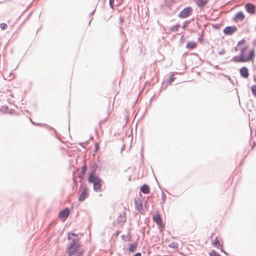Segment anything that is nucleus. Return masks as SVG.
Wrapping results in <instances>:
<instances>
[{
  "mask_svg": "<svg viewBox=\"0 0 256 256\" xmlns=\"http://www.w3.org/2000/svg\"><path fill=\"white\" fill-rule=\"evenodd\" d=\"M248 48V46L242 47L240 50V54L238 56H236L231 59L230 62H234L236 63L246 62H253L256 57L254 48L250 49L248 54H245L246 50Z\"/></svg>",
  "mask_w": 256,
  "mask_h": 256,
  "instance_id": "1",
  "label": "nucleus"
},
{
  "mask_svg": "<svg viewBox=\"0 0 256 256\" xmlns=\"http://www.w3.org/2000/svg\"><path fill=\"white\" fill-rule=\"evenodd\" d=\"M88 180L89 183L93 184V189L94 192H100L102 191L104 181L98 176H88Z\"/></svg>",
  "mask_w": 256,
  "mask_h": 256,
  "instance_id": "2",
  "label": "nucleus"
},
{
  "mask_svg": "<svg viewBox=\"0 0 256 256\" xmlns=\"http://www.w3.org/2000/svg\"><path fill=\"white\" fill-rule=\"evenodd\" d=\"M68 239L70 241V244H73V246H80V244L78 243L80 236L78 234H76L72 232H70L68 233Z\"/></svg>",
  "mask_w": 256,
  "mask_h": 256,
  "instance_id": "3",
  "label": "nucleus"
},
{
  "mask_svg": "<svg viewBox=\"0 0 256 256\" xmlns=\"http://www.w3.org/2000/svg\"><path fill=\"white\" fill-rule=\"evenodd\" d=\"M192 12V7H186L180 12L178 14V16L181 18H186L191 15Z\"/></svg>",
  "mask_w": 256,
  "mask_h": 256,
  "instance_id": "4",
  "label": "nucleus"
},
{
  "mask_svg": "<svg viewBox=\"0 0 256 256\" xmlns=\"http://www.w3.org/2000/svg\"><path fill=\"white\" fill-rule=\"evenodd\" d=\"M153 221L156 223L158 228H164V226L162 224V219L160 214H156L152 216Z\"/></svg>",
  "mask_w": 256,
  "mask_h": 256,
  "instance_id": "5",
  "label": "nucleus"
},
{
  "mask_svg": "<svg viewBox=\"0 0 256 256\" xmlns=\"http://www.w3.org/2000/svg\"><path fill=\"white\" fill-rule=\"evenodd\" d=\"M79 246L78 245L73 246V244H69L66 248V252L69 256H72L78 251Z\"/></svg>",
  "mask_w": 256,
  "mask_h": 256,
  "instance_id": "6",
  "label": "nucleus"
},
{
  "mask_svg": "<svg viewBox=\"0 0 256 256\" xmlns=\"http://www.w3.org/2000/svg\"><path fill=\"white\" fill-rule=\"evenodd\" d=\"M236 30L237 28L234 26H227L223 30V32L226 36H231Z\"/></svg>",
  "mask_w": 256,
  "mask_h": 256,
  "instance_id": "7",
  "label": "nucleus"
},
{
  "mask_svg": "<svg viewBox=\"0 0 256 256\" xmlns=\"http://www.w3.org/2000/svg\"><path fill=\"white\" fill-rule=\"evenodd\" d=\"M245 18V16L243 12L240 11L236 12L232 20L234 22H238V21H242Z\"/></svg>",
  "mask_w": 256,
  "mask_h": 256,
  "instance_id": "8",
  "label": "nucleus"
},
{
  "mask_svg": "<svg viewBox=\"0 0 256 256\" xmlns=\"http://www.w3.org/2000/svg\"><path fill=\"white\" fill-rule=\"evenodd\" d=\"M240 76L244 78H247L249 76L248 69L246 66H242L239 70Z\"/></svg>",
  "mask_w": 256,
  "mask_h": 256,
  "instance_id": "9",
  "label": "nucleus"
},
{
  "mask_svg": "<svg viewBox=\"0 0 256 256\" xmlns=\"http://www.w3.org/2000/svg\"><path fill=\"white\" fill-rule=\"evenodd\" d=\"M245 8L246 11L250 14H253L255 13L256 8L252 3H247L245 4Z\"/></svg>",
  "mask_w": 256,
  "mask_h": 256,
  "instance_id": "10",
  "label": "nucleus"
},
{
  "mask_svg": "<svg viewBox=\"0 0 256 256\" xmlns=\"http://www.w3.org/2000/svg\"><path fill=\"white\" fill-rule=\"evenodd\" d=\"M70 212V209L68 208H65L59 212L58 216L61 218L65 220L68 216Z\"/></svg>",
  "mask_w": 256,
  "mask_h": 256,
  "instance_id": "11",
  "label": "nucleus"
},
{
  "mask_svg": "<svg viewBox=\"0 0 256 256\" xmlns=\"http://www.w3.org/2000/svg\"><path fill=\"white\" fill-rule=\"evenodd\" d=\"M88 189L86 188H85L80 194L78 200L80 202H83L88 197Z\"/></svg>",
  "mask_w": 256,
  "mask_h": 256,
  "instance_id": "12",
  "label": "nucleus"
},
{
  "mask_svg": "<svg viewBox=\"0 0 256 256\" xmlns=\"http://www.w3.org/2000/svg\"><path fill=\"white\" fill-rule=\"evenodd\" d=\"M140 190L144 194H148L150 192V188L147 184H143L140 188Z\"/></svg>",
  "mask_w": 256,
  "mask_h": 256,
  "instance_id": "13",
  "label": "nucleus"
},
{
  "mask_svg": "<svg viewBox=\"0 0 256 256\" xmlns=\"http://www.w3.org/2000/svg\"><path fill=\"white\" fill-rule=\"evenodd\" d=\"M98 166L96 164L94 163L91 167L90 171V172L88 176L93 177L94 176H98L95 174V172L98 168Z\"/></svg>",
  "mask_w": 256,
  "mask_h": 256,
  "instance_id": "14",
  "label": "nucleus"
},
{
  "mask_svg": "<svg viewBox=\"0 0 256 256\" xmlns=\"http://www.w3.org/2000/svg\"><path fill=\"white\" fill-rule=\"evenodd\" d=\"M87 168H88V166H87V164H84L82 168V170L80 172V174H78V177L79 178H80V179H82V178H83V176L86 173V170H87Z\"/></svg>",
  "mask_w": 256,
  "mask_h": 256,
  "instance_id": "15",
  "label": "nucleus"
},
{
  "mask_svg": "<svg viewBox=\"0 0 256 256\" xmlns=\"http://www.w3.org/2000/svg\"><path fill=\"white\" fill-rule=\"evenodd\" d=\"M138 246V244L137 242L130 244L129 247L128 248L129 252H135Z\"/></svg>",
  "mask_w": 256,
  "mask_h": 256,
  "instance_id": "16",
  "label": "nucleus"
},
{
  "mask_svg": "<svg viewBox=\"0 0 256 256\" xmlns=\"http://www.w3.org/2000/svg\"><path fill=\"white\" fill-rule=\"evenodd\" d=\"M212 244L213 246H216L218 248H222V244H220V240H218V237L216 236L214 240H212Z\"/></svg>",
  "mask_w": 256,
  "mask_h": 256,
  "instance_id": "17",
  "label": "nucleus"
},
{
  "mask_svg": "<svg viewBox=\"0 0 256 256\" xmlns=\"http://www.w3.org/2000/svg\"><path fill=\"white\" fill-rule=\"evenodd\" d=\"M197 6L200 8L204 7L208 3V0H196Z\"/></svg>",
  "mask_w": 256,
  "mask_h": 256,
  "instance_id": "18",
  "label": "nucleus"
},
{
  "mask_svg": "<svg viewBox=\"0 0 256 256\" xmlns=\"http://www.w3.org/2000/svg\"><path fill=\"white\" fill-rule=\"evenodd\" d=\"M126 220V217L125 216V213L124 212L123 214H120L118 218L116 221L118 223H124Z\"/></svg>",
  "mask_w": 256,
  "mask_h": 256,
  "instance_id": "19",
  "label": "nucleus"
},
{
  "mask_svg": "<svg viewBox=\"0 0 256 256\" xmlns=\"http://www.w3.org/2000/svg\"><path fill=\"white\" fill-rule=\"evenodd\" d=\"M196 46V42L194 41H190L187 43L186 48L188 50H191L195 48Z\"/></svg>",
  "mask_w": 256,
  "mask_h": 256,
  "instance_id": "20",
  "label": "nucleus"
},
{
  "mask_svg": "<svg viewBox=\"0 0 256 256\" xmlns=\"http://www.w3.org/2000/svg\"><path fill=\"white\" fill-rule=\"evenodd\" d=\"M134 204L136 206V208L140 212L142 209V202L140 201H134Z\"/></svg>",
  "mask_w": 256,
  "mask_h": 256,
  "instance_id": "21",
  "label": "nucleus"
},
{
  "mask_svg": "<svg viewBox=\"0 0 256 256\" xmlns=\"http://www.w3.org/2000/svg\"><path fill=\"white\" fill-rule=\"evenodd\" d=\"M180 26L179 24H176L175 26H173L170 28V30L172 32H176L178 30V28Z\"/></svg>",
  "mask_w": 256,
  "mask_h": 256,
  "instance_id": "22",
  "label": "nucleus"
},
{
  "mask_svg": "<svg viewBox=\"0 0 256 256\" xmlns=\"http://www.w3.org/2000/svg\"><path fill=\"white\" fill-rule=\"evenodd\" d=\"M210 256H222L219 253L214 250H212L211 252H209Z\"/></svg>",
  "mask_w": 256,
  "mask_h": 256,
  "instance_id": "23",
  "label": "nucleus"
},
{
  "mask_svg": "<svg viewBox=\"0 0 256 256\" xmlns=\"http://www.w3.org/2000/svg\"><path fill=\"white\" fill-rule=\"evenodd\" d=\"M174 76L173 74L170 75V76L168 80H167V83L168 84H171L172 82L174 81Z\"/></svg>",
  "mask_w": 256,
  "mask_h": 256,
  "instance_id": "24",
  "label": "nucleus"
},
{
  "mask_svg": "<svg viewBox=\"0 0 256 256\" xmlns=\"http://www.w3.org/2000/svg\"><path fill=\"white\" fill-rule=\"evenodd\" d=\"M251 91L252 94L255 96L256 95V85L254 84L251 86Z\"/></svg>",
  "mask_w": 256,
  "mask_h": 256,
  "instance_id": "25",
  "label": "nucleus"
},
{
  "mask_svg": "<svg viewBox=\"0 0 256 256\" xmlns=\"http://www.w3.org/2000/svg\"><path fill=\"white\" fill-rule=\"evenodd\" d=\"M168 246L172 248H176L178 246V244L176 242H172L170 243Z\"/></svg>",
  "mask_w": 256,
  "mask_h": 256,
  "instance_id": "26",
  "label": "nucleus"
},
{
  "mask_svg": "<svg viewBox=\"0 0 256 256\" xmlns=\"http://www.w3.org/2000/svg\"><path fill=\"white\" fill-rule=\"evenodd\" d=\"M220 25L221 24H213L212 27L214 29L218 30L220 28Z\"/></svg>",
  "mask_w": 256,
  "mask_h": 256,
  "instance_id": "27",
  "label": "nucleus"
},
{
  "mask_svg": "<svg viewBox=\"0 0 256 256\" xmlns=\"http://www.w3.org/2000/svg\"><path fill=\"white\" fill-rule=\"evenodd\" d=\"M246 43V41L244 38H243L241 40H240L238 41V46H240L241 45L243 44H245Z\"/></svg>",
  "mask_w": 256,
  "mask_h": 256,
  "instance_id": "28",
  "label": "nucleus"
},
{
  "mask_svg": "<svg viewBox=\"0 0 256 256\" xmlns=\"http://www.w3.org/2000/svg\"><path fill=\"white\" fill-rule=\"evenodd\" d=\"M7 24L6 23H2L0 24V28L2 30H5L7 27Z\"/></svg>",
  "mask_w": 256,
  "mask_h": 256,
  "instance_id": "29",
  "label": "nucleus"
},
{
  "mask_svg": "<svg viewBox=\"0 0 256 256\" xmlns=\"http://www.w3.org/2000/svg\"><path fill=\"white\" fill-rule=\"evenodd\" d=\"M190 22V21H188V20L184 21L183 22L182 28H185L187 27L188 26Z\"/></svg>",
  "mask_w": 256,
  "mask_h": 256,
  "instance_id": "30",
  "label": "nucleus"
},
{
  "mask_svg": "<svg viewBox=\"0 0 256 256\" xmlns=\"http://www.w3.org/2000/svg\"><path fill=\"white\" fill-rule=\"evenodd\" d=\"M114 0H109V4L112 8H113L114 6Z\"/></svg>",
  "mask_w": 256,
  "mask_h": 256,
  "instance_id": "31",
  "label": "nucleus"
},
{
  "mask_svg": "<svg viewBox=\"0 0 256 256\" xmlns=\"http://www.w3.org/2000/svg\"><path fill=\"white\" fill-rule=\"evenodd\" d=\"M94 148H95L94 152H97L99 150L100 146H99L98 143V142H96L95 143V144H94Z\"/></svg>",
  "mask_w": 256,
  "mask_h": 256,
  "instance_id": "32",
  "label": "nucleus"
},
{
  "mask_svg": "<svg viewBox=\"0 0 256 256\" xmlns=\"http://www.w3.org/2000/svg\"><path fill=\"white\" fill-rule=\"evenodd\" d=\"M162 202H160L161 204H162V202L164 203L165 202V200L166 199V196L162 192Z\"/></svg>",
  "mask_w": 256,
  "mask_h": 256,
  "instance_id": "33",
  "label": "nucleus"
},
{
  "mask_svg": "<svg viewBox=\"0 0 256 256\" xmlns=\"http://www.w3.org/2000/svg\"><path fill=\"white\" fill-rule=\"evenodd\" d=\"M198 42H200L201 44L203 43L204 42V37L203 36H202V34L200 36V37H199L198 38Z\"/></svg>",
  "mask_w": 256,
  "mask_h": 256,
  "instance_id": "34",
  "label": "nucleus"
},
{
  "mask_svg": "<svg viewBox=\"0 0 256 256\" xmlns=\"http://www.w3.org/2000/svg\"><path fill=\"white\" fill-rule=\"evenodd\" d=\"M84 254V250H80V252H78V254L75 256H82Z\"/></svg>",
  "mask_w": 256,
  "mask_h": 256,
  "instance_id": "35",
  "label": "nucleus"
},
{
  "mask_svg": "<svg viewBox=\"0 0 256 256\" xmlns=\"http://www.w3.org/2000/svg\"><path fill=\"white\" fill-rule=\"evenodd\" d=\"M185 38L184 36H182L181 37H180V42L181 43H184V42L185 41Z\"/></svg>",
  "mask_w": 256,
  "mask_h": 256,
  "instance_id": "36",
  "label": "nucleus"
},
{
  "mask_svg": "<svg viewBox=\"0 0 256 256\" xmlns=\"http://www.w3.org/2000/svg\"><path fill=\"white\" fill-rule=\"evenodd\" d=\"M225 52H225L224 49V48H223V49L221 50L218 52V54H219L220 55H222V54H224L225 53Z\"/></svg>",
  "mask_w": 256,
  "mask_h": 256,
  "instance_id": "37",
  "label": "nucleus"
},
{
  "mask_svg": "<svg viewBox=\"0 0 256 256\" xmlns=\"http://www.w3.org/2000/svg\"><path fill=\"white\" fill-rule=\"evenodd\" d=\"M2 109L4 110V112H5L8 110V106H3L2 107Z\"/></svg>",
  "mask_w": 256,
  "mask_h": 256,
  "instance_id": "38",
  "label": "nucleus"
},
{
  "mask_svg": "<svg viewBox=\"0 0 256 256\" xmlns=\"http://www.w3.org/2000/svg\"><path fill=\"white\" fill-rule=\"evenodd\" d=\"M44 126H46L48 128L49 130H53L56 132L55 130H54L52 127L47 126L46 124H43Z\"/></svg>",
  "mask_w": 256,
  "mask_h": 256,
  "instance_id": "39",
  "label": "nucleus"
},
{
  "mask_svg": "<svg viewBox=\"0 0 256 256\" xmlns=\"http://www.w3.org/2000/svg\"><path fill=\"white\" fill-rule=\"evenodd\" d=\"M132 256H142V254L140 252H138Z\"/></svg>",
  "mask_w": 256,
  "mask_h": 256,
  "instance_id": "40",
  "label": "nucleus"
},
{
  "mask_svg": "<svg viewBox=\"0 0 256 256\" xmlns=\"http://www.w3.org/2000/svg\"><path fill=\"white\" fill-rule=\"evenodd\" d=\"M238 46H238V44H237L236 46H234V50L235 51L237 52V51H238V50H239V49H238Z\"/></svg>",
  "mask_w": 256,
  "mask_h": 256,
  "instance_id": "41",
  "label": "nucleus"
},
{
  "mask_svg": "<svg viewBox=\"0 0 256 256\" xmlns=\"http://www.w3.org/2000/svg\"><path fill=\"white\" fill-rule=\"evenodd\" d=\"M125 148H126V146L124 144L121 148V152H122L123 150H125Z\"/></svg>",
  "mask_w": 256,
  "mask_h": 256,
  "instance_id": "42",
  "label": "nucleus"
},
{
  "mask_svg": "<svg viewBox=\"0 0 256 256\" xmlns=\"http://www.w3.org/2000/svg\"><path fill=\"white\" fill-rule=\"evenodd\" d=\"M124 20V19L122 17V16H120V23H122Z\"/></svg>",
  "mask_w": 256,
  "mask_h": 256,
  "instance_id": "43",
  "label": "nucleus"
},
{
  "mask_svg": "<svg viewBox=\"0 0 256 256\" xmlns=\"http://www.w3.org/2000/svg\"><path fill=\"white\" fill-rule=\"evenodd\" d=\"M94 12H95V10H94L90 14V16H92L94 14Z\"/></svg>",
  "mask_w": 256,
  "mask_h": 256,
  "instance_id": "44",
  "label": "nucleus"
},
{
  "mask_svg": "<svg viewBox=\"0 0 256 256\" xmlns=\"http://www.w3.org/2000/svg\"><path fill=\"white\" fill-rule=\"evenodd\" d=\"M120 32L122 34H124L125 35V34L122 32V28H120Z\"/></svg>",
  "mask_w": 256,
  "mask_h": 256,
  "instance_id": "45",
  "label": "nucleus"
},
{
  "mask_svg": "<svg viewBox=\"0 0 256 256\" xmlns=\"http://www.w3.org/2000/svg\"><path fill=\"white\" fill-rule=\"evenodd\" d=\"M256 145V143L254 142L253 143V144H252V148H251V150H252V149L254 148V146Z\"/></svg>",
  "mask_w": 256,
  "mask_h": 256,
  "instance_id": "46",
  "label": "nucleus"
},
{
  "mask_svg": "<svg viewBox=\"0 0 256 256\" xmlns=\"http://www.w3.org/2000/svg\"><path fill=\"white\" fill-rule=\"evenodd\" d=\"M121 238H122V240H125V236H124V235H122V236H121Z\"/></svg>",
  "mask_w": 256,
  "mask_h": 256,
  "instance_id": "47",
  "label": "nucleus"
},
{
  "mask_svg": "<svg viewBox=\"0 0 256 256\" xmlns=\"http://www.w3.org/2000/svg\"><path fill=\"white\" fill-rule=\"evenodd\" d=\"M252 44L254 46L256 45V40H254L252 42Z\"/></svg>",
  "mask_w": 256,
  "mask_h": 256,
  "instance_id": "48",
  "label": "nucleus"
},
{
  "mask_svg": "<svg viewBox=\"0 0 256 256\" xmlns=\"http://www.w3.org/2000/svg\"><path fill=\"white\" fill-rule=\"evenodd\" d=\"M127 239H128L127 240L128 241H130L131 239V236H130V237L128 236Z\"/></svg>",
  "mask_w": 256,
  "mask_h": 256,
  "instance_id": "49",
  "label": "nucleus"
},
{
  "mask_svg": "<svg viewBox=\"0 0 256 256\" xmlns=\"http://www.w3.org/2000/svg\"><path fill=\"white\" fill-rule=\"evenodd\" d=\"M214 68H215L216 69H218V68H219L218 66V65L216 66H214Z\"/></svg>",
  "mask_w": 256,
  "mask_h": 256,
  "instance_id": "50",
  "label": "nucleus"
},
{
  "mask_svg": "<svg viewBox=\"0 0 256 256\" xmlns=\"http://www.w3.org/2000/svg\"><path fill=\"white\" fill-rule=\"evenodd\" d=\"M222 252H224V253L225 254H226V256H228V252H225V251H224V250H222Z\"/></svg>",
  "mask_w": 256,
  "mask_h": 256,
  "instance_id": "51",
  "label": "nucleus"
},
{
  "mask_svg": "<svg viewBox=\"0 0 256 256\" xmlns=\"http://www.w3.org/2000/svg\"><path fill=\"white\" fill-rule=\"evenodd\" d=\"M119 233H120V231H117L116 234V236H118L119 234Z\"/></svg>",
  "mask_w": 256,
  "mask_h": 256,
  "instance_id": "52",
  "label": "nucleus"
},
{
  "mask_svg": "<svg viewBox=\"0 0 256 256\" xmlns=\"http://www.w3.org/2000/svg\"><path fill=\"white\" fill-rule=\"evenodd\" d=\"M36 124V126H40V125H42V124H40V123H37V124Z\"/></svg>",
  "mask_w": 256,
  "mask_h": 256,
  "instance_id": "53",
  "label": "nucleus"
},
{
  "mask_svg": "<svg viewBox=\"0 0 256 256\" xmlns=\"http://www.w3.org/2000/svg\"><path fill=\"white\" fill-rule=\"evenodd\" d=\"M152 98H151L150 102L149 103V106H150V104H151V100H152Z\"/></svg>",
  "mask_w": 256,
  "mask_h": 256,
  "instance_id": "54",
  "label": "nucleus"
},
{
  "mask_svg": "<svg viewBox=\"0 0 256 256\" xmlns=\"http://www.w3.org/2000/svg\"><path fill=\"white\" fill-rule=\"evenodd\" d=\"M102 121H100V122H99V125H100H100H101V124H102Z\"/></svg>",
  "mask_w": 256,
  "mask_h": 256,
  "instance_id": "55",
  "label": "nucleus"
},
{
  "mask_svg": "<svg viewBox=\"0 0 256 256\" xmlns=\"http://www.w3.org/2000/svg\"><path fill=\"white\" fill-rule=\"evenodd\" d=\"M91 21H92V20H90V21L89 22V23H88L89 25L90 24Z\"/></svg>",
  "mask_w": 256,
  "mask_h": 256,
  "instance_id": "56",
  "label": "nucleus"
},
{
  "mask_svg": "<svg viewBox=\"0 0 256 256\" xmlns=\"http://www.w3.org/2000/svg\"><path fill=\"white\" fill-rule=\"evenodd\" d=\"M170 5H171V4H169L168 5V6L170 7Z\"/></svg>",
  "mask_w": 256,
  "mask_h": 256,
  "instance_id": "57",
  "label": "nucleus"
},
{
  "mask_svg": "<svg viewBox=\"0 0 256 256\" xmlns=\"http://www.w3.org/2000/svg\"><path fill=\"white\" fill-rule=\"evenodd\" d=\"M255 96H256V95Z\"/></svg>",
  "mask_w": 256,
  "mask_h": 256,
  "instance_id": "58",
  "label": "nucleus"
}]
</instances>
